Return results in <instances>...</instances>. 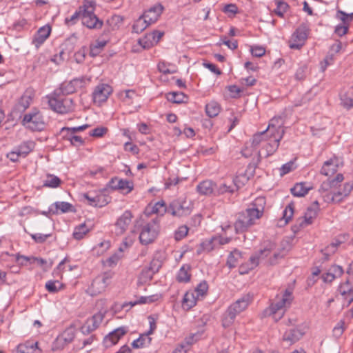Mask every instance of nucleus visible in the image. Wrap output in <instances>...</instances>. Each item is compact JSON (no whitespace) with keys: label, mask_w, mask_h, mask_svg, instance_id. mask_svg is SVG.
Here are the masks:
<instances>
[{"label":"nucleus","mask_w":353,"mask_h":353,"mask_svg":"<svg viewBox=\"0 0 353 353\" xmlns=\"http://www.w3.org/2000/svg\"><path fill=\"white\" fill-rule=\"evenodd\" d=\"M266 199L263 196H259L244 211L237 214L234 223L236 233H242L254 225L261 218L264 213Z\"/></svg>","instance_id":"1"},{"label":"nucleus","mask_w":353,"mask_h":353,"mask_svg":"<svg viewBox=\"0 0 353 353\" xmlns=\"http://www.w3.org/2000/svg\"><path fill=\"white\" fill-rule=\"evenodd\" d=\"M292 299V290L286 289L283 293L276 296L270 306L264 310L263 316H272L274 321H278L285 314Z\"/></svg>","instance_id":"2"},{"label":"nucleus","mask_w":353,"mask_h":353,"mask_svg":"<svg viewBox=\"0 0 353 353\" xmlns=\"http://www.w3.org/2000/svg\"><path fill=\"white\" fill-rule=\"evenodd\" d=\"M252 295L243 294L240 299L230 305L223 315L222 325L224 327L231 326L234 322L236 315L244 311L252 301Z\"/></svg>","instance_id":"3"},{"label":"nucleus","mask_w":353,"mask_h":353,"mask_svg":"<svg viewBox=\"0 0 353 353\" xmlns=\"http://www.w3.org/2000/svg\"><path fill=\"white\" fill-rule=\"evenodd\" d=\"M353 190V183H345L343 186L338 185L332 188H327V191L321 190L323 200L327 203H339L347 198Z\"/></svg>","instance_id":"4"},{"label":"nucleus","mask_w":353,"mask_h":353,"mask_svg":"<svg viewBox=\"0 0 353 353\" xmlns=\"http://www.w3.org/2000/svg\"><path fill=\"white\" fill-rule=\"evenodd\" d=\"M21 124L31 131H41L46 125L44 117L37 108H32L26 113L21 120Z\"/></svg>","instance_id":"5"},{"label":"nucleus","mask_w":353,"mask_h":353,"mask_svg":"<svg viewBox=\"0 0 353 353\" xmlns=\"http://www.w3.org/2000/svg\"><path fill=\"white\" fill-rule=\"evenodd\" d=\"M49 105L54 112L65 114L73 110V101L70 98L64 97L57 91H54L48 100Z\"/></svg>","instance_id":"6"},{"label":"nucleus","mask_w":353,"mask_h":353,"mask_svg":"<svg viewBox=\"0 0 353 353\" xmlns=\"http://www.w3.org/2000/svg\"><path fill=\"white\" fill-rule=\"evenodd\" d=\"M159 219L156 217L145 224L141 230L139 240L141 244L148 245L152 243L159 232Z\"/></svg>","instance_id":"7"},{"label":"nucleus","mask_w":353,"mask_h":353,"mask_svg":"<svg viewBox=\"0 0 353 353\" xmlns=\"http://www.w3.org/2000/svg\"><path fill=\"white\" fill-rule=\"evenodd\" d=\"M192 205L185 199H178L172 201L168 207V212L173 216L182 217L190 214Z\"/></svg>","instance_id":"8"},{"label":"nucleus","mask_w":353,"mask_h":353,"mask_svg":"<svg viewBox=\"0 0 353 353\" xmlns=\"http://www.w3.org/2000/svg\"><path fill=\"white\" fill-rule=\"evenodd\" d=\"M89 81L90 79L84 77L76 78L70 81L63 82L56 91L63 96L70 94L84 88Z\"/></svg>","instance_id":"9"},{"label":"nucleus","mask_w":353,"mask_h":353,"mask_svg":"<svg viewBox=\"0 0 353 353\" xmlns=\"http://www.w3.org/2000/svg\"><path fill=\"white\" fill-rule=\"evenodd\" d=\"M112 279L110 273H103L97 276L92 281L88 291L91 296H97L105 291Z\"/></svg>","instance_id":"10"},{"label":"nucleus","mask_w":353,"mask_h":353,"mask_svg":"<svg viewBox=\"0 0 353 353\" xmlns=\"http://www.w3.org/2000/svg\"><path fill=\"white\" fill-rule=\"evenodd\" d=\"M308 34V29L304 26H300L292 35L289 41L291 49H300L305 43Z\"/></svg>","instance_id":"11"},{"label":"nucleus","mask_w":353,"mask_h":353,"mask_svg":"<svg viewBox=\"0 0 353 353\" xmlns=\"http://www.w3.org/2000/svg\"><path fill=\"white\" fill-rule=\"evenodd\" d=\"M81 21L83 26L92 30H99L103 25V21L99 19L94 12H92L90 8L85 12H82Z\"/></svg>","instance_id":"12"},{"label":"nucleus","mask_w":353,"mask_h":353,"mask_svg":"<svg viewBox=\"0 0 353 353\" xmlns=\"http://www.w3.org/2000/svg\"><path fill=\"white\" fill-rule=\"evenodd\" d=\"M112 92V88L106 83H101L97 85L92 92V99L94 103L101 105L107 101Z\"/></svg>","instance_id":"13"},{"label":"nucleus","mask_w":353,"mask_h":353,"mask_svg":"<svg viewBox=\"0 0 353 353\" xmlns=\"http://www.w3.org/2000/svg\"><path fill=\"white\" fill-rule=\"evenodd\" d=\"M105 312H99L91 318L87 319L81 327V332L84 335H88L97 330L103 320Z\"/></svg>","instance_id":"14"},{"label":"nucleus","mask_w":353,"mask_h":353,"mask_svg":"<svg viewBox=\"0 0 353 353\" xmlns=\"http://www.w3.org/2000/svg\"><path fill=\"white\" fill-rule=\"evenodd\" d=\"M283 120L281 117H274L269 122L265 130L271 136H275L278 139H283L285 134Z\"/></svg>","instance_id":"15"},{"label":"nucleus","mask_w":353,"mask_h":353,"mask_svg":"<svg viewBox=\"0 0 353 353\" xmlns=\"http://www.w3.org/2000/svg\"><path fill=\"white\" fill-rule=\"evenodd\" d=\"M281 139L270 134L263 145L261 151L259 152V156L263 155L264 157H268L272 155L279 148Z\"/></svg>","instance_id":"16"},{"label":"nucleus","mask_w":353,"mask_h":353,"mask_svg":"<svg viewBox=\"0 0 353 353\" xmlns=\"http://www.w3.org/2000/svg\"><path fill=\"white\" fill-rule=\"evenodd\" d=\"M108 186L112 190H119L125 194L130 193L133 190L132 182L119 177L112 178L109 181Z\"/></svg>","instance_id":"17"},{"label":"nucleus","mask_w":353,"mask_h":353,"mask_svg":"<svg viewBox=\"0 0 353 353\" xmlns=\"http://www.w3.org/2000/svg\"><path fill=\"white\" fill-rule=\"evenodd\" d=\"M133 215L130 210H125L117 219L115 223V232L117 235L123 234L132 222Z\"/></svg>","instance_id":"18"},{"label":"nucleus","mask_w":353,"mask_h":353,"mask_svg":"<svg viewBox=\"0 0 353 353\" xmlns=\"http://www.w3.org/2000/svg\"><path fill=\"white\" fill-rule=\"evenodd\" d=\"M128 332V327L121 326L110 332L103 339L105 347H110L117 343L119 340Z\"/></svg>","instance_id":"19"},{"label":"nucleus","mask_w":353,"mask_h":353,"mask_svg":"<svg viewBox=\"0 0 353 353\" xmlns=\"http://www.w3.org/2000/svg\"><path fill=\"white\" fill-rule=\"evenodd\" d=\"M88 204L93 207L102 208L109 203V198L102 193L88 192L84 194Z\"/></svg>","instance_id":"20"},{"label":"nucleus","mask_w":353,"mask_h":353,"mask_svg":"<svg viewBox=\"0 0 353 353\" xmlns=\"http://www.w3.org/2000/svg\"><path fill=\"white\" fill-rule=\"evenodd\" d=\"M319 210V205L317 201H315L312 204L307 208L305 212L303 219L299 223L301 228H305L312 223L313 220L316 218L317 212Z\"/></svg>","instance_id":"21"},{"label":"nucleus","mask_w":353,"mask_h":353,"mask_svg":"<svg viewBox=\"0 0 353 353\" xmlns=\"http://www.w3.org/2000/svg\"><path fill=\"white\" fill-rule=\"evenodd\" d=\"M32 97V91L26 90L14 105L13 112L16 113L24 112L30 105Z\"/></svg>","instance_id":"22"},{"label":"nucleus","mask_w":353,"mask_h":353,"mask_svg":"<svg viewBox=\"0 0 353 353\" xmlns=\"http://www.w3.org/2000/svg\"><path fill=\"white\" fill-rule=\"evenodd\" d=\"M51 32V28L48 25H46L40 28L34 35L32 41V45L38 49L49 37Z\"/></svg>","instance_id":"23"},{"label":"nucleus","mask_w":353,"mask_h":353,"mask_svg":"<svg viewBox=\"0 0 353 353\" xmlns=\"http://www.w3.org/2000/svg\"><path fill=\"white\" fill-rule=\"evenodd\" d=\"M163 10V6L160 4H156L145 11L142 16L147 20L148 23H155Z\"/></svg>","instance_id":"24"},{"label":"nucleus","mask_w":353,"mask_h":353,"mask_svg":"<svg viewBox=\"0 0 353 353\" xmlns=\"http://www.w3.org/2000/svg\"><path fill=\"white\" fill-rule=\"evenodd\" d=\"M343 274V270L342 267L334 265L321 275V279L325 283H332L335 279L341 276Z\"/></svg>","instance_id":"25"},{"label":"nucleus","mask_w":353,"mask_h":353,"mask_svg":"<svg viewBox=\"0 0 353 353\" xmlns=\"http://www.w3.org/2000/svg\"><path fill=\"white\" fill-rule=\"evenodd\" d=\"M339 163V159L336 157L330 159L323 163L321 173L325 176H332L336 172Z\"/></svg>","instance_id":"26"},{"label":"nucleus","mask_w":353,"mask_h":353,"mask_svg":"<svg viewBox=\"0 0 353 353\" xmlns=\"http://www.w3.org/2000/svg\"><path fill=\"white\" fill-rule=\"evenodd\" d=\"M303 335V333L301 330L298 328H292L285 332L283 335V340L290 345L298 341Z\"/></svg>","instance_id":"27"},{"label":"nucleus","mask_w":353,"mask_h":353,"mask_svg":"<svg viewBox=\"0 0 353 353\" xmlns=\"http://www.w3.org/2000/svg\"><path fill=\"white\" fill-rule=\"evenodd\" d=\"M168 212V208L165 203L163 201H158L152 205H148L145 210L147 215L156 214L157 215L163 216L165 212Z\"/></svg>","instance_id":"28"},{"label":"nucleus","mask_w":353,"mask_h":353,"mask_svg":"<svg viewBox=\"0 0 353 353\" xmlns=\"http://www.w3.org/2000/svg\"><path fill=\"white\" fill-rule=\"evenodd\" d=\"M339 291L348 304L353 302V286L350 285L349 281L341 283L339 287Z\"/></svg>","instance_id":"29"},{"label":"nucleus","mask_w":353,"mask_h":353,"mask_svg":"<svg viewBox=\"0 0 353 353\" xmlns=\"http://www.w3.org/2000/svg\"><path fill=\"white\" fill-rule=\"evenodd\" d=\"M199 299L196 296L194 292L188 290L183 296L182 300V307L184 310H189L196 305Z\"/></svg>","instance_id":"30"},{"label":"nucleus","mask_w":353,"mask_h":353,"mask_svg":"<svg viewBox=\"0 0 353 353\" xmlns=\"http://www.w3.org/2000/svg\"><path fill=\"white\" fill-rule=\"evenodd\" d=\"M75 336V329L74 327L66 328L59 336L57 340L61 345L71 343Z\"/></svg>","instance_id":"31"},{"label":"nucleus","mask_w":353,"mask_h":353,"mask_svg":"<svg viewBox=\"0 0 353 353\" xmlns=\"http://www.w3.org/2000/svg\"><path fill=\"white\" fill-rule=\"evenodd\" d=\"M72 204L65 201H57L53 203L50 208V212L52 214H58L59 212L65 213L71 211Z\"/></svg>","instance_id":"32"},{"label":"nucleus","mask_w":353,"mask_h":353,"mask_svg":"<svg viewBox=\"0 0 353 353\" xmlns=\"http://www.w3.org/2000/svg\"><path fill=\"white\" fill-rule=\"evenodd\" d=\"M151 341L152 338L150 334L145 332L140 334L139 337L132 343V346L136 349L145 348L150 345Z\"/></svg>","instance_id":"33"},{"label":"nucleus","mask_w":353,"mask_h":353,"mask_svg":"<svg viewBox=\"0 0 353 353\" xmlns=\"http://www.w3.org/2000/svg\"><path fill=\"white\" fill-rule=\"evenodd\" d=\"M214 184L210 180L203 181L196 186L197 192L203 195H209L213 192Z\"/></svg>","instance_id":"34"},{"label":"nucleus","mask_w":353,"mask_h":353,"mask_svg":"<svg viewBox=\"0 0 353 353\" xmlns=\"http://www.w3.org/2000/svg\"><path fill=\"white\" fill-rule=\"evenodd\" d=\"M311 188L312 187L307 185L306 183H298L290 190L294 196L301 197L307 194Z\"/></svg>","instance_id":"35"},{"label":"nucleus","mask_w":353,"mask_h":353,"mask_svg":"<svg viewBox=\"0 0 353 353\" xmlns=\"http://www.w3.org/2000/svg\"><path fill=\"white\" fill-rule=\"evenodd\" d=\"M39 351L37 343L26 342L19 345L14 353H38Z\"/></svg>","instance_id":"36"},{"label":"nucleus","mask_w":353,"mask_h":353,"mask_svg":"<svg viewBox=\"0 0 353 353\" xmlns=\"http://www.w3.org/2000/svg\"><path fill=\"white\" fill-rule=\"evenodd\" d=\"M35 143L32 141H27L21 143L15 149L18 151V154L22 157H26L34 148Z\"/></svg>","instance_id":"37"},{"label":"nucleus","mask_w":353,"mask_h":353,"mask_svg":"<svg viewBox=\"0 0 353 353\" xmlns=\"http://www.w3.org/2000/svg\"><path fill=\"white\" fill-rule=\"evenodd\" d=\"M61 183V181L58 176L48 174L46 178L43 180V186L50 188H57L60 185Z\"/></svg>","instance_id":"38"},{"label":"nucleus","mask_w":353,"mask_h":353,"mask_svg":"<svg viewBox=\"0 0 353 353\" xmlns=\"http://www.w3.org/2000/svg\"><path fill=\"white\" fill-rule=\"evenodd\" d=\"M294 214L293 203L288 204L283 212V217L279 221L280 226L286 225Z\"/></svg>","instance_id":"39"},{"label":"nucleus","mask_w":353,"mask_h":353,"mask_svg":"<svg viewBox=\"0 0 353 353\" xmlns=\"http://www.w3.org/2000/svg\"><path fill=\"white\" fill-rule=\"evenodd\" d=\"M221 110L220 105L216 101H210L205 105V112L210 117L217 116Z\"/></svg>","instance_id":"40"},{"label":"nucleus","mask_w":353,"mask_h":353,"mask_svg":"<svg viewBox=\"0 0 353 353\" xmlns=\"http://www.w3.org/2000/svg\"><path fill=\"white\" fill-rule=\"evenodd\" d=\"M241 259V253L239 250H235L231 252L229 254L227 260V265L230 268H233L239 264Z\"/></svg>","instance_id":"41"},{"label":"nucleus","mask_w":353,"mask_h":353,"mask_svg":"<svg viewBox=\"0 0 353 353\" xmlns=\"http://www.w3.org/2000/svg\"><path fill=\"white\" fill-rule=\"evenodd\" d=\"M343 175L342 174H338L333 179L329 181L328 182H324L321 185L319 191H321V190H325V191H327V188L336 187L339 183L343 181Z\"/></svg>","instance_id":"42"},{"label":"nucleus","mask_w":353,"mask_h":353,"mask_svg":"<svg viewBox=\"0 0 353 353\" xmlns=\"http://www.w3.org/2000/svg\"><path fill=\"white\" fill-rule=\"evenodd\" d=\"M107 41L105 40H97L90 45V54L91 57L98 55L105 46Z\"/></svg>","instance_id":"43"},{"label":"nucleus","mask_w":353,"mask_h":353,"mask_svg":"<svg viewBox=\"0 0 353 353\" xmlns=\"http://www.w3.org/2000/svg\"><path fill=\"white\" fill-rule=\"evenodd\" d=\"M190 267L188 265L181 266L177 274V281L179 282L187 283L190 279V274H189Z\"/></svg>","instance_id":"44"},{"label":"nucleus","mask_w":353,"mask_h":353,"mask_svg":"<svg viewBox=\"0 0 353 353\" xmlns=\"http://www.w3.org/2000/svg\"><path fill=\"white\" fill-rule=\"evenodd\" d=\"M148 21L141 15L133 24V32L140 33L143 32L148 26L151 25L148 23Z\"/></svg>","instance_id":"45"},{"label":"nucleus","mask_w":353,"mask_h":353,"mask_svg":"<svg viewBox=\"0 0 353 353\" xmlns=\"http://www.w3.org/2000/svg\"><path fill=\"white\" fill-rule=\"evenodd\" d=\"M231 240V238L229 237H220V238H212L210 241H206L202 243L203 248L208 252L213 249V247L211 244L213 242L219 241V243L221 245L228 243Z\"/></svg>","instance_id":"46"},{"label":"nucleus","mask_w":353,"mask_h":353,"mask_svg":"<svg viewBox=\"0 0 353 353\" xmlns=\"http://www.w3.org/2000/svg\"><path fill=\"white\" fill-rule=\"evenodd\" d=\"M168 99L174 103H181L188 99V97L181 92H173L168 94Z\"/></svg>","instance_id":"47"},{"label":"nucleus","mask_w":353,"mask_h":353,"mask_svg":"<svg viewBox=\"0 0 353 353\" xmlns=\"http://www.w3.org/2000/svg\"><path fill=\"white\" fill-rule=\"evenodd\" d=\"M123 23V18L119 15H113L106 21V24L112 30L118 29Z\"/></svg>","instance_id":"48"},{"label":"nucleus","mask_w":353,"mask_h":353,"mask_svg":"<svg viewBox=\"0 0 353 353\" xmlns=\"http://www.w3.org/2000/svg\"><path fill=\"white\" fill-rule=\"evenodd\" d=\"M123 249L122 247H119L118 251L110 256L107 260L106 263L108 265L112 267L116 265L120 259L123 257Z\"/></svg>","instance_id":"49"},{"label":"nucleus","mask_w":353,"mask_h":353,"mask_svg":"<svg viewBox=\"0 0 353 353\" xmlns=\"http://www.w3.org/2000/svg\"><path fill=\"white\" fill-rule=\"evenodd\" d=\"M89 232L85 223H81L74 228L73 232V236L77 240H80Z\"/></svg>","instance_id":"50"},{"label":"nucleus","mask_w":353,"mask_h":353,"mask_svg":"<svg viewBox=\"0 0 353 353\" xmlns=\"http://www.w3.org/2000/svg\"><path fill=\"white\" fill-rule=\"evenodd\" d=\"M276 8L274 10V12L280 17H283L284 14L289 8L287 3L280 0H275Z\"/></svg>","instance_id":"51"},{"label":"nucleus","mask_w":353,"mask_h":353,"mask_svg":"<svg viewBox=\"0 0 353 353\" xmlns=\"http://www.w3.org/2000/svg\"><path fill=\"white\" fill-rule=\"evenodd\" d=\"M208 290V285L205 281H203L199 283L194 290H190L192 292H194L196 296L199 299L203 297Z\"/></svg>","instance_id":"52"},{"label":"nucleus","mask_w":353,"mask_h":353,"mask_svg":"<svg viewBox=\"0 0 353 353\" xmlns=\"http://www.w3.org/2000/svg\"><path fill=\"white\" fill-rule=\"evenodd\" d=\"M336 18L341 20L343 24L350 26V23L353 20V13L347 14L342 10H337L336 14Z\"/></svg>","instance_id":"53"},{"label":"nucleus","mask_w":353,"mask_h":353,"mask_svg":"<svg viewBox=\"0 0 353 353\" xmlns=\"http://www.w3.org/2000/svg\"><path fill=\"white\" fill-rule=\"evenodd\" d=\"M269 135H270V134H268L265 130H264L260 133L255 134L253 136L252 145L254 147H257L262 142L265 143V141H266V139H268Z\"/></svg>","instance_id":"54"},{"label":"nucleus","mask_w":353,"mask_h":353,"mask_svg":"<svg viewBox=\"0 0 353 353\" xmlns=\"http://www.w3.org/2000/svg\"><path fill=\"white\" fill-rule=\"evenodd\" d=\"M62 285L58 280H50L46 283V288L50 293H56L61 289Z\"/></svg>","instance_id":"55"},{"label":"nucleus","mask_w":353,"mask_h":353,"mask_svg":"<svg viewBox=\"0 0 353 353\" xmlns=\"http://www.w3.org/2000/svg\"><path fill=\"white\" fill-rule=\"evenodd\" d=\"M152 37L150 33L146 34L144 37L139 39L138 40V43L143 48V49H149L153 46H154V41H152Z\"/></svg>","instance_id":"56"},{"label":"nucleus","mask_w":353,"mask_h":353,"mask_svg":"<svg viewBox=\"0 0 353 353\" xmlns=\"http://www.w3.org/2000/svg\"><path fill=\"white\" fill-rule=\"evenodd\" d=\"M158 299H159L158 294H154V295L148 296H141L137 301H135L134 303L130 302L129 305H130L131 306H134L137 303H140V304L150 303H153V302L157 301Z\"/></svg>","instance_id":"57"},{"label":"nucleus","mask_w":353,"mask_h":353,"mask_svg":"<svg viewBox=\"0 0 353 353\" xmlns=\"http://www.w3.org/2000/svg\"><path fill=\"white\" fill-rule=\"evenodd\" d=\"M341 103L346 109L349 110L353 107V99L347 93L341 95Z\"/></svg>","instance_id":"58"},{"label":"nucleus","mask_w":353,"mask_h":353,"mask_svg":"<svg viewBox=\"0 0 353 353\" xmlns=\"http://www.w3.org/2000/svg\"><path fill=\"white\" fill-rule=\"evenodd\" d=\"M188 231L189 228H188V226L185 225H181L174 232V239L176 241L181 240L182 239L187 236Z\"/></svg>","instance_id":"59"},{"label":"nucleus","mask_w":353,"mask_h":353,"mask_svg":"<svg viewBox=\"0 0 353 353\" xmlns=\"http://www.w3.org/2000/svg\"><path fill=\"white\" fill-rule=\"evenodd\" d=\"M30 235L35 243H43L46 241L48 238H49L52 236V234L51 233H48V234L35 233V234H30Z\"/></svg>","instance_id":"60"},{"label":"nucleus","mask_w":353,"mask_h":353,"mask_svg":"<svg viewBox=\"0 0 353 353\" xmlns=\"http://www.w3.org/2000/svg\"><path fill=\"white\" fill-rule=\"evenodd\" d=\"M87 54V50L85 47H82L77 52H75L74 57L77 63H83L85 60Z\"/></svg>","instance_id":"61"},{"label":"nucleus","mask_w":353,"mask_h":353,"mask_svg":"<svg viewBox=\"0 0 353 353\" xmlns=\"http://www.w3.org/2000/svg\"><path fill=\"white\" fill-rule=\"evenodd\" d=\"M170 66H171V64L167 63L165 61H160L157 65L159 71L163 74H172L175 72L174 70L170 69Z\"/></svg>","instance_id":"62"},{"label":"nucleus","mask_w":353,"mask_h":353,"mask_svg":"<svg viewBox=\"0 0 353 353\" xmlns=\"http://www.w3.org/2000/svg\"><path fill=\"white\" fill-rule=\"evenodd\" d=\"M260 263V256L255 253L252 255L249 259L248 263V269L252 270L255 268Z\"/></svg>","instance_id":"63"},{"label":"nucleus","mask_w":353,"mask_h":353,"mask_svg":"<svg viewBox=\"0 0 353 353\" xmlns=\"http://www.w3.org/2000/svg\"><path fill=\"white\" fill-rule=\"evenodd\" d=\"M110 247V243L108 241H104L99 243L94 248V250L97 252V254H101L107 250H108Z\"/></svg>","instance_id":"64"}]
</instances>
